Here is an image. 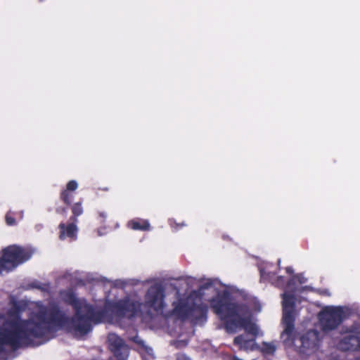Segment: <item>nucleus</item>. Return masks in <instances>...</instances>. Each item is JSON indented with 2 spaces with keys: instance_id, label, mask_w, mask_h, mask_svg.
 <instances>
[{
  "instance_id": "nucleus-1",
  "label": "nucleus",
  "mask_w": 360,
  "mask_h": 360,
  "mask_svg": "<svg viewBox=\"0 0 360 360\" xmlns=\"http://www.w3.org/2000/svg\"><path fill=\"white\" fill-rule=\"evenodd\" d=\"M60 294L63 302L75 310L71 319L53 303L39 305L28 319H21L18 310H9L7 314L10 319L0 326V351H4L6 346L13 350L22 345L33 346L34 340L49 339L58 329L70 323L75 332L84 335L92 330V323H100L106 319V309L95 310L91 304L77 298L72 289Z\"/></svg>"
},
{
  "instance_id": "nucleus-2",
  "label": "nucleus",
  "mask_w": 360,
  "mask_h": 360,
  "mask_svg": "<svg viewBox=\"0 0 360 360\" xmlns=\"http://www.w3.org/2000/svg\"><path fill=\"white\" fill-rule=\"evenodd\" d=\"M211 308L224 323V328L228 333H236L243 328L246 333L256 337L258 334L257 325L250 318L239 315L242 305L232 302L226 296H218L210 301Z\"/></svg>"
},
{
  "instance_id": "nucleus-3",
  "label": "nucleus",
  "mask_w": 360,
  "mask_h": 360,
  "mask_svg": "<svg viewBox=\"0 0 360 360\" xmlns=\"http://www.w3.org/2000/svg\"><path fill=\"white\" fill-rule=\"evenodd\" d=\"M30 251L16 245H11L1 250L0 260L5 270L10 271L30 259Z\"/></svg>"
},
{
  "instance_id": "nucleus-4",
  "label": "nucleus",
  "mask_w": 360,
  "mask_h": 360,
  "mask_svg": "<svg viewBox=\"0 0 360 360\" xmlns=\"http://www.w3.org/2000/svg\"><path fill=\"white\" fill-rule=\"evenodd\" d=\"M321 328L329 332L338 328L345 319V312L340 307H326L318 314Z\"/></svg>"
},
{
  "instance_id": "nucleus-5",
  "label": "nucleus",
  "mask_w": 360,
  "mask_h": 360,
  "mask_svg": "<svg viewBox=\"0 0 360 360\" xmlns=\"http://www.w3.org/2000/svg\"><path fill=\"white\" fill-rule=\"evenodd\" d=\"M165 298L164 287L160 283L153 284L148 288L144 296V306L157 313L162 312L165 307Z\"/></svg>"
},
{
  "instance_id": "nucleus-6",
  "label": "nucleus",
  "mask_w": 360,
  "mask_h": 360,
  "mask_svg": "<svg viewBox=\"0 0 360 360\" xmlns=\"http://www.w3.org/2000/svg\"><path fill=\"white\" fill-rule=\"evenodd\" d=\"M110 309L112 312L120 319H131L136 315L139 305L129 299H123L112 303Z\"/></svg>"
},
{
  "instance_id": "nucleus-7",
  "label": "nucleus",
  "mask_w": 360,
  "mask_h": 360,
  "mask_svg": "<svg viewBox=\"0 0 360 360\" xmlns=\"http://www.w3.org/2000/svg\"><path fill=\"white\" fill-rule=\"evenodd\" d=\"M108 340V348L115 359L117 360H127L129 354V347L124 340L115 333H110Z\"/></svg>"
},
{
  "instance_id": "nucleus-8",
  "label": "nucleus",
  "mask_w": 360,
  "mask_h": 360,
  "mask_svg": "<svg viewBox=\"0 0 360 360\" xmlns=\"http://www.w3.org/2000/svg\"><path fill=\"white\" fill-rule=\"evenodd\" d=\"M301 342L300 351L309 354L311 351L316 350L319 345V333L316 330H309L300 338Z\"/></svg>"
},
{
  "instance_id": "nucleus-9",
  "label": "nucleus",
  "mask_w": 360,
  "mask_h": 360,
  "mask_svg": "<svg viewBox=\"0 0 360 360\" xmlns=\"http://www.w3.org/2000/svg\"><path fill=\"white\" fill-rule=\"evenodd\" d=\"M339 347L342 351L360 350V331L349 333L345 336L339 342Z\"/></svg>"
},
{
  "instance_id": "nucleus-10",
  "label": "nucleus",
  "mask_w": 360,
  "mask_h": 360,
  "mask_svg": "<svg viewBox=\"0 0 360 360\" xmlns=\"http://www.w3.org/2000/svg\"><path fill=\"white\" fill-rule=\"evenodd\" d=\"M77 223V222L73 221L70 219H69L67 224L64 222L60 223L58 225V229L60 230L59 239L64 240L68 238L70 240H75L77 238V233L78 231Z\"/></svg>"
},
{
  "instance_id": "nucleus-11",
  "label": "nucleus",
  "mask_w": 360,
  "mask_h": 360,
  "mask_svg": "<svg viewBox=\"0 0 360 360\" xmlns=\"http://www.w3.org/2000/svg\"><path fill=\"white\" fill-rule=\"evenodd\" d=\"M78 188V184L75 180H70L66 184L65 188L63 189L60 193V200L69 206L71 205L72 199L74 198L73 192Z\"/></svg>"
},
{
  "instance_id": "nucleus-12",
  "label": "nucleus",
  "mask_w": 360,
  "mask_h": 360,
  "mask_svg": "<svg viewBox=\"0 0 360 360\" xmlns=\"http://www.w3.org/2000/svg\"><path fill=\"white\" fill-rule=\"evenodd\" d=\"M191 310L195 324L202 323L207 321L208 307L206 304H193Z\"/></svg>"
},
{
  "instance_id": "nucleus-13",
  "label": "nucleus",
  "mask_w": 360,
  "mask_h": 360,
  "mask_svg": "<svg viewBox=\"0 0 360 360\" xmlns=\"http://www.w3.org/2000/svg\"><path fill=\"white\" fill-rule=\"evenodd\" d=\"M233 345L238 347L239 350H254L256 348L255 338L245 339L243 335H239L234 338Z\"/></svg>"
},
{
  "instance_id": "nucleus-14",
  "label": "nucleus",
  "mask_w": 360,
  "mask_h": 360,
  "mask_svg": "<svg viewBox=\"0 0 360 360\" xmlns=\"http://www.w3.org/2000/svg\"><path fill=\"white\" fill-rule=\"evenodd\" d=\"M283 321L285 325L283 333L288 336V339H292L295 330L294 314L287 312L285 316H283Z\"/></svg>"
},
{
  "instance_id": "nucleus-15",
  "label": "nucleus",
  "mask_w": 360,
  "mask_h": 360,
  "mask_svg": "<svg viewBox=\"0 0 360 360\" xmlns=\"http://www.w3.org/2000/svg\"><path fill=\"white\" fill-rule=\"evenodd\" d=\"M127 226L132 230L147 231L150 230V224L147 219L135 218L128 221Z\"/></svg>"
},
{
  "instance_id": "nucleus-16",
  "label": "nucleus",
  "mask_w": 360,
  "mask_h": 360,
  "mask_svg": "<svg viewBox=\"0 0 360 360\" xmlns=\"http://www.w3.org/2000/svg\"><path fill=\"white\" fill-rule=\"evenodd\" d=\"M283 296V316L287 312H290L293 314L294 309L295 307V297L292 294L284 293Z\"/></svg>"
},
{
  "instance_id": "nucleus-17",
  "label": "nucleus",
  "mask_w": 360,
  "mask_h": 360,
  "mask_svg": "<svg viewBox=\"0 0 360 360\" xmlns=\"http://www.w3.org/2000/svg\"><path fill=\"white\" fill-rule=\"evenodd\" d=\"M70 209L72 213V215L70 217L69 219L77 222V217L82 215L84 212V209L82 207V200H80L79 202L71 205Z\"/></svg>"
},
{
  "instance_id": "nucleus-18",
  "label": "nucleus",
  "mask_w": 360,
  "mask_h": 360,
  "mask_svg": "<svg viewBox=\"0 0 360 360\" xmlns=\"http://www.w3.org/2000/svg\"><path fill=\"white\" fill-rule=\"evenodd\" d=\"M276 348L274 345L266 342H262V351L264 353L273 354L276 352Z\"/></svg>"
},
{
  "instance_id": "nucleus-19",
  "label": "nucleus",
  "mask_w": 360,
  "mask_h": 360,
  "mask_svg": "<svg viewBox=\"0 0 360 360\" xmlns=\"http://www.w3.org/2000/svg\"><path fill=\"white\" fill-rule=\"evenodd\" d=\"M174 314L182 315L186 314V305L183 304H177L173 309Z\"/></svg>"
},
{
  "instance_id": "nucleus-20",
  "label": "nucleus",
  "mask_w": 360,
  "mask_h": 360,
  "mask_svg": "<svg viewBox=\"0 0 360 360\" xmlns=\"http://www.w3.org/2000/svg\"><path fill=\"white\" fill-rule=\"evenodd\" d=\"M261 278L262 279H267L269 281H272L275 277V274L271 273H266L264 270L260 271Z\"/></svg>"
},
{
  "instance_id": "nucleus-21",
  "label": "nucleus",
  "mask_w": 360,
  "mask_h": 360,
  "mask_svg": "<svg viewBox=\"0 0 360 360\" xmlns=\"http://www.w3.org/2000/svg\"><path fill=\"white\" fill-rule=\"evenodd\" d=\"M6 221L7 224L9 226H13V225L15 224V218L8 214H6Z\"/></svg>"
},
{
  "instance_id": "nucleus-22",
  "label": "nucleus",
  "mask_w": 360,
  "mask_h": 360,
  "mask_svg": "<svg viewBox=\"0 0 360 360\" xmlns=\"http://www.w3.org/2000/svg\"><path fill=\"white\" fill-rule=\"evenodd\" d=\"M131 340L133 342L136 343L138 345L143 347H145L144 341L143 340H141L138 335H136Z\"/></svg>"
},
{
  "instance_id": "nucleus-23",
  "label": "nucleus",
  "mask_w": 360,
  "mask_h": 360,
  "mask_svg": "<svg viewBox=\"0 0 360 360\" xmlns=\"http://www.w3.org/2000/svg\"><path fill=\"white\" fill-rule=\"evenodd\" d=\"M295 278H297L299 283L301 284L304 283L305 282V279L303 277H301L300 275H297V276H293L291 279L289 280L288 285H290L292 282H293Z\"/></svg>"
},
{
  "instance_id": "nucleus-24",
  "label": "nucleus",
  "mask_w": 360,
  "mask_h": 360,
  "mask_svg": "<svg viewBox=\"0 0 360 360\" xmlns=\"http://www.w3.org/2000/svg\"><path fill=\"white\" fill-rule=\"evenodd\" d=\"M56 212L58 214H60L61 215L65 216V215H66V213H67V208L65 207H58L56 209Z\"/></svg>"
},
{
  "instance_id": "nucleus-25",
  "label": "nucleus",
  "mask_w": 360,
  "mask_h": 360,
  "mask_svg": "<svg viewBox=\"0 0 360 360\" xmlns=\"http://www.w3.org/2000/svg\"><path fill=\"white\" fill-rule=\"evenodd\" d=\"M285 278L283 276H278L276 283L277 285H283L285 283Z\"/></svg>"
},
{
  "instance_id": "nucleus-26",
  "label": "nucleus",
  "mask_w": 360,
  "mask_h": 360,
  "mask_svg": "<svg viewBox=\"0 0 360 360\" xmlns=\"http://www.w3.org/2000/svg\"><path fill=\"white\" fill-rule=\"evenodd\" d=\"M176 360H191L186 355L181 354L177 356Z\"/></svg>"
},
{
  "instance_id": "nucleus-27",
  "label": "nucleus",
  "mask_w": 360,
  "mask_h": 360,
  "mask_svg": "<svg viewBox=\"0 0 360 360\" xmlns=\"http://www.w3.org/2000/svg\"><path fill=\"white\" fill-rule=\"evenodd\" d=\"M285 271L287 274L291 275V274H293L294 273V271L292 269V268L291 266H288L285 268Z\"/></svg>"
},
{
  "instance_id": "nucleus-28",
  "label": "nucleus",
  "mask_w": 360,
  "mask_h": 360,
  "mask_svg": "<svg viewBox=\"0 0 360 360\" xmlns=\"http://www.w3.org/2000/svg\"><path fill=\"white\" fill-rule=\"evenodd\" d=\"M5 270V269L3 266V264H1V261L0 260V274Z\"/></svg>"
},
{
  "instance_id": "nucleus-29",
  "label": "nucleus",
  "mask_w": 360,
  "mask_h": 360,
  "mask_svg": "<svg viewBox=\"0 0 360 360\" xmlns=\"http://www.w3.org/2000/svg\"><path fill=\"white\" fill-rule=\"evenodd\" d=\"M99 216L101 217V218H103L105 219L106 217V214L105 212H99Z\"/></svg>"
},
{
  "instance_id": "nucleus-30",
  "label": "nucleus",
  "mask_w": 360,
  "mask_h": 360,
  "mask_svg": "<svg viewBox=\"0 0 360 360\" xmlns=\"http://www.w3.org/2000/svg\"><path fill=\"white\" fill-rule=\"evenodd\" d=\"M102 190L106 191H108V188H103Z\"/></svg>"
}]
</instances>
